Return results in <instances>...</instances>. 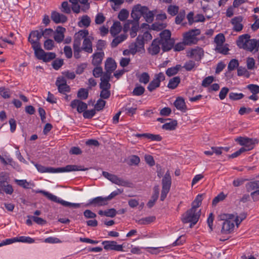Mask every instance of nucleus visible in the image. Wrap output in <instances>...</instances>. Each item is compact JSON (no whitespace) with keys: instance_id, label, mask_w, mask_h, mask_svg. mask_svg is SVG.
I'll use <instances>...</instances> for the list:
<instances>
[{"instance_id":"obj_56","label":"nucleus","mask_w":259,"mask_h":259,"mask_svg":"<svg viewBox=\"0 0 259 259\" xmlns=\"http://www.w3.org/2000/svg\"><path fill=\"white\" fill-rule=\"evenodd\" d=\"M145 91V88L141 85H138L135 87L133 91V94L135 96H141Z\"/></svg>"},{"instance_id":"obj_10","label":"nucleus","mask_w":259,"mask_h":259,"mask_svg":"<svg viewBox=\"0 0 259 259\" xmlns=\"http://www.w3.org/2000/svg\"><path fill=\"white\" fill-rule=\"evenodd\" d=\"M240 145L243 147L241 148L244 149V152L249 151L252 149L254 146V141L252 139H249L246 137H239L235 139Z\"/></svg>"},{"instance_id":"obj_14","label":"nucleus","mask_w":259,"mask_h":259,"mask_svg":"<svg viewBox=\"0 0 259 259\" xmlns=\"http://www.w3.org/2000/svg\"><path fill=\"white\" fill-rule=\"evenodd\" d=\"M243 17L241 16L235 17L232 19L231 23L233 26V30L234 31L239 32L241 31L243 28V25L242 23Z\"/></svg>"},{"instance_id":"obj_26","label":"nucleus","mask_w":259,"mask_h":259,"mask_svg":"<svg viewBox=\"0 0 259 259\" xmlns=\"http://www.w3.org/2000/svg\"><path fill=\"white\" fill-rule=\"evenodd\" d=\"M106 71L112 73L116 68V64L115 61L111 58H108L105 64Z\"/></svg>"},{"instance_id":"obj_5","label":"nucleus","mask_w":259,"mask_h":259,"mask_svg":"<svg viewBox=\"0 0 259 259\" xmlns=\"http://www.w3.org/2000/svg\"><path fill=\"white\" fill-rule=\"evenodd\" d=\"M171 184V178L169 170H167L162 180V189L160 200L163 201L169 191Z\"/></svg>"},{"instance_id":"obj_31","label":"nucleus","mask_w":259,"mask_h":259,"mask_svg":"<svg viewBox=\"0 0 259 259\" xmlns=\"http://www.w3.org/2000/svg\"><path fill=\"white\" fill-rule=\"evenodd\" d=\"M37 192L42 194L45 196H46L47 198H48L49 200L51 201H53L54 202H58L63 205H65V201L61 200L60 201L57 196L53 195L52 194L48 192L45 191L43 190H39L37 191Z\"/></svg>"},{"instance_id":"obj_16","label":"nucleus","mask_w":259,"mask_h":259,"mask_svg":"<svg viewBox=\"0 0 259 259\" xmlns=\"http://www.w3.org/2000/svg\"><path fill=\"white\" fill-rule=\"evenodd\" d=\"M203 50L202 49L197 47L192 49L188 52L187 56L190 58H194L196 60H199L203 56Z\"/></svg>"},{"instance_id":"obj_48","label":"nucleus","mask_w":259,"mask_h":259,"mask_svg":"<svg viewBox=\"0 0 259 259\" xmlns=\"http://www.w3.org/2000/svg\"><path fill=\"white\" fill-rule=\"evenodd\" d=\"M239 65V62L237 59H232L228 64V69L231 71L234 70L235 68H238Z\"/></svg>"},{"instance_id":"obj_41","label":"nucleus","mask_w":259,"mask_h":259,"mask_svg":"<svg viewBox=\"0 0 259 259\" xmlns=\"http://www.w3.org/2000/svg\"><path fill=\"white\" fill-rule=\"evenodd\" d=\"M87 169V168H83L81 166L76 165H68L66 166V172L79 170L85 171Z\"/></svg>"},{"instance_id":"obj_59","label":"nucleus","mask_w":259,"mask_h":259,"mask_svg":"<svg viewBox=\"0 0 259 259\" xmlns=\"http://www.w3.org/2000/svg\"><path fill=\"white\" fill-rule=\"evenodd\" d=\"M229 98L232 100H237L242 99L244 97L242 93H236L231 92L229 94Z\"/></svg>"},{"instance_id":"obj_39","label":"nucleus","mask_w":259,"mask_h":259,"mask_svg":"<svg viewBox=\"0 0 259 259\" xmlns=\"http://www.w3.org/2000/svg\"><path fill=\"white\" fill-rule=\"evenodd\" d=\"M74 57L76 59L80 58V52L82 50L80 48V42H76V44L73 43V45Z\"/></svg>"},{"instance_id":"obj_20","label":"nucleus","mask_w":259,"mask_h":259,"mask_svg":"<svg viewBox=\"0 0 259 259\" xmlns=\"http://www.w3.org/2000/svg\"><path fill=\"white\" fill-rule=\"evenodd\" d=\"M71 107L76 109L79 113L84 112L87 108V104L80 100H74L71 103Z\"/></svg>"},{"instance_id":"obj_7","label":"nucleus","mask_w":259,"mask_h":259,"mask_svg":"<svg viewBox=\"0 0 259 259\" xmlns=\"http://www.w3.org/2000/svg\"><path fill=\"white\" fill-rule=\"evenodd\" d=\"M225 38L223 34L219 33L214 37V41L216 44L215 50L220 53L226 54L229 51L227 47L224 46Z\"/></svg>"},{"instance_id":"obj_34","label":"nucleus","mask_w":259,"mask_h":259,"mask_svg":"<svg viewBox=\"0 0 259 259\" xmlns=\"http://www.w3.org/2000/svg\"><path fill=\"white\" fill-rule=\"evenodd\" d=\"M155 217L154 216H149L146 218H143L136 221V223L139 225H148L154 222Z\"/></svg>"},{"instance_id":"obj_11","label":"nucleus","mask_w":259,"mask_h":259,"mask_svg":"<svg viewBox=\"0 0 259 259\" xmlns=\"http://www.w3.org/2000/svg\"><path fill=\"white\" fill-rule=\"evenodd\" d=\"M165 79L163 73L160 72L155 75L153 80L149 84L147 89L150 92H152L160 86V82Z\"/></svg>"},{"instance_id":"obj_29","label":"nucleus","mask_w":259,"mask_h":259,"mask_svg":"<svg viewBox=\"0 0 259 259\" xmlns=\"http://www.w3.org/2000/svg\"><path fill=\"white\" fill-rule=\"evenodd\" d=\"M121 30L122 26L120 22L116 21L114 22L113 24L111 27L110 31L113 36H115L121 32Z\"/></svg>"},{"instance_id":"obj_45","label":"nucleus","mask_w":259,"mask_h":259,"mask_svg":"<svg viewBox=\"0 0 259 259\" xmlns=\"http://www.w3.org/2000/svg\"><path fill=\"white\" fill-rule=\"evenodd\" d=\"M174 105L176 108L180 110L184 109L185 107L184 100L182 98H177L174 103Z\"/></svg>"},{"instance_id":"obj_30","label":"nucleus","mask_w":259,"mask_h":259,"mask_svg":"<svg viewBox=\"0 0 259 259\" xmlns=\"http://www.w3.org/2000/svg\"><path fill=\"white\" fill-rule=\"evenodd\" d=\"M37 192L42 194L45 196H46L47 198H48L49 200L51 201H53L54 202H58L63 205H65V201L61 200L60 201L57 196L53 195L52 194L48 192L45 191L43 190H39L37 191Z\"/></svg>"},{"instance_id":"obj_51","label":"nucleus","mask_w":259,"mask_h":259,"mask_svg":"<svg viewBox=\"0 0 259 259\" xmlns=\"http://www.w3.org/2000/svg\"><path fill=\"white\" fill-rule=\"evenodd\" d=\"M128 11L126 9H123L119 12L118 18L121 21H124L128 18Z\"/></svg>"},{"instance_id":"obj_57","label":"nucleus","mask_w":259,"mask_h":259,"mask_svg":"<svg viewBox=\"0 0 259 259\" xmlns=\"http://www.w3.org/2000/svg\"><path fill=\"white\" fill-rule=\"evenodd\" d=\"M88 91L85 89H80L78 92V97L81 99H86L88 97Z\"/></svg>"},{"instance_id":"obj_54","label":"nucleus","mask_w":259,"mask_h":259,"mask_svg":"<svg viewBox=\"0 0 259 259\" xmlns=\"http://www.w3.org/2000/svg\"><path fill=\"white\" fill-rule=\"evenodd\" d=\"M105 17L102 13H99L96 15L95 19V22L96 24H101L105 21Z\"/></svg>"},{"instance_id":"obj_3","label":"nucleus","mask_w":259,"mask_h":259,"mask_svg":"<svg viewBox=\"0 0 259 259\" xmlns=\"http://www.w3.org/2000/svg\"><path fill=\"white\" fill-rule=\"evenodd\" d=\"M220 220L224 221L221 230L222 234H230L233 231L235 227V217L233 214L223 213L219 215Z\"/></svg>"},{"instance_id":"obj_4","label":"nucleus","mask_w":259,"mask_h":259,"mask_svg":"<svg viewBox=\"0 0 259 259\" xmlns=\"http://www.w3.org/2000/svg\"><path fill=\"white\" fill-rule=\"evenodd\" d=\"M170 31L167 29L160 33V39L159 40L161 44V48L164 52L169 51L174 46V41L170 38Z\"/></svg>"},{"instance_id":"obj_15","label":"nucleus","mask_w":259,"mask_h":259,"mask_svg":"<svg viewBox=\"0 0 259 259\" xmlns=\"http://www.w3.org/2000/svg\"><path fill=\"white\" fill-rule=\"evenodd\" d=\"M41 37L42 35L41 32H39L37 30L33 31L29 34L28 41L30 42L32 47L40 44L39 40Z\"/></svg>"},{"instance_id":"obj_52","label":"nucleus","mask_w":259,"mask_h":259,"mask_svg":"<svg viewBox=\"0 0 259 259\" xmlns=\"http://www.w3.org/2000/svg\"><path fill=\"white\" fill-rule=\"evenodd\" d=\"M179 8L176 5H170L168 7L167 12L171 16H175L178 13Z\"/></svg>"},{"instance_id":"obj_49","label":"nucleus","mask_w":259,"mask_h":259,"mask_svg":"<svg viewBox=\"0 0 259 259\" xmlns=\"http://www.w3.org/2000/svg\"><path fill=\"white\" fill-rule=\"evenodd\" d=\"M13 239L14 242L19 241L22 242H27L29 243H32L34 242V239L29 237L21 236L19 238H14Z\"/></svg>"},{"instance_id":"obj_27","label":"nucleus","mask_w":259,"mask_h":259,"mask_svg":"<svg viewBox=\"0 0 259 259\" xmlns=\"http://www.w3.org/2000/svg\"><path fill=\"white\" fill-rule=\"evenodd\" d=\"M104 56V53L103 52L94 53L92 56V64L94 66H99L101 63Z\"/></svg>"},{"instance_id":"obj_38","label":"nucleus","mask_w":259,"mask_h":259,"mask_svg":"<svg viewBox=\"0 0 259 259\" xmlns=\"http://www.w3.org/2000/svg\"><path fill=\"white\" fill-rule=\"evenodd\" d=\"M180 82V78L178 76L174 77L169 80L167 87L171 89H174L177 87Z\"/></svg>"},{"instance_id":"obj_19","label":"nucleus","mask_w":259,"mask_h":259,"mask_svg":"<svg viewBox=\"0 0 259 259\" xmlns=\"http://www.w3.org/2000/svg\"><path fill=\"white\" fill-rule=\"evenodd\" d=\"M35 166L38 171L40 172H57L65 171V168L54 169L51 167H46L41 165L36 164Z\"/></svg>"},{"instance_id":"obj_2","label":"nucleus","mask_w":259,"mask_h":259,"mask_svg":"<svg viewBox=\"0 0 259 259\" xmlns=\"http://www.w3.org/2000/svg\"><path fill=\"white\" fill-rule=\"evenodd\" d=\"M250 36L248 34L240 35L237 41V46L240 48L250 52H257L259 48V41L254 39H250Z\"/></svg>"},{"instance_id":"obj_32","label":"nucleus","mask_w":259,"mask_h":259,"mask_svg":"<svg viewBox=\"0 0 259 259\" xmlns=\"http://www.w3.org/2000/svg\"><path fill=\"white\" fill-rule=\"evenodd\" d=\"M35 56L40 60H42L45 52L41 48L40 44L32 46Z\"/></svg>"},{"instance_id":"obj_25","label":"nucleus","mask_w":259,"mask_h":259,"mask_svg":"<svg viewBox=\"0 0 259 259\" xmlns=\"http://www.w3.org/2000/svg\"><path fill=\"white\" fill-rule=\"evenodd\" d=\"M56 85L57 87L59 93L65 94V76L62 75L57 77L56 81Z\"/></svg>"},{"instance_id":"obj_1","label":"nucleus","mask_w":259,"mask_h":259,"mask_svg":"<svg viewBox=\"0 0 259 259\" xmlns=\"http://www.w3.org/2000/svg\"><path fill=\"white\" fill-rule=\"evenodd\" d=\"M202 195H198L192 202V207L182 215V221L184 223H190V227L198 221L201 214L199 207L201 204Z\"/></svg>"},{"instance_id":"obj_17","label":"nucleus","mask_w":259,"mask_h":259,"mask_svg":"<svg viewBox=\"0 0 259 259\" xmlns=\"http://www.w3.org/2000/svg\"><path fill=\"white\" fill-rule=\"evenodd\" d=\"M160 46H161V44L159 39H154L148 49L149 53L152 55L157 54L160 50Z\"/></svg>"},{"instance_id":"obj_22","label":"nucleus","mask_w":259,"mask_h":259,"mask_svg":"<svg viewBox=\"0 0 259 259\" xmlns=\"http://www.w3.org/2000/svg\"><path fill=\"white\" fill-rule=\"evenodd\" d=\"M107 200L106 197H97L93 199L90 200L89 203L87 204V206L90 204H94V206H103L107 204Z\"/></svg>"},{"instance_id":"obj_6","label":"nucleus","mask_w":259,"mask_h":259,"mask_svg":"<svg viewBox=\"0 0 259 259\" xmlns=\"http://www.w3.org/2000/svg\"><path fill=\"white\" fill-rule=\"evenodd\" d=\"M200 32L199 29L191 30L183 34L184 43L187 46H190L195 44L198 41L196 37L200 34Z\"/></svg>"},{"instance_id":"obj_40","label":"nucleus","mask_w":259,"mask_h":259,"mask_svg":"<svg viewBox=\"0 0 259 259\" xmlns=\"http://www.w3.org/2000/svg\"><path fill=\"white\" fill-rule=\"evenodd\" d=\"M0 184L2 189L5 191L7 194H11L13 192V189L12 187L8 184L5 181H0Z\"/></svg>"},{"instance_id":"obj_53","label":"nucleus","mask_w":259,"mask_h":259,"mask_svg":"<svg viewBox=\"0 0 259 259\" xmlns=\"http://www.w3.org/2000/svg\"><path fill=\"white\" fill-rule=\"evenodd\" d=\"M233 214V216L235 217V219H233L235 221V224L237 227H238L239 225L241 223V222L245 219L246 214L245 213L240 214L239 216L236 214Z\"/></svg>"},{"instance_id":"obj_36","label":"nucleus","mask_w":259,"mask_h":259,"mask_svg":"<svg viewBox=\"0 0 259 259\" xmlns=\"http://www.w3.org/2000/svg\"><path fill=\"white\" fill-rule=\"evenodd\" d=\"M155 13V11H149L147 7L146 12L144 13L143 16L144 17L147 22L151 23L153 20L154 16Z\"/></svg>"},{"instance_id":"obj_24","label":"nucleus","mask_w":259,"mask_h":259,"mask_svg":"<svg viewBox=\"0 0 259 259\" xmlns=\"http://www.w3.org/2000/svg\"><path fill=\"white\" fill-rule=\"evenodd\" d=\"M51 19L56 24L64 23L65 22V16L56 11H53L51 15Z\"/></svg>"},{"instance_id":"obj_37","label":"nucleus","mask_w":259,"mask_h":259,"mask_svg":"<svg viewBox=\"0 0 259 259\" xmlns=\"http://www.w3.org/2000/svg\"><path fill=\"white\" fill-rule=\"evenodd\" d=\"M158 187L155 188L154 193L152 195L151 199L149 201V202L147 203V206L148 207L151 208L154 205L155 202H156L158 197Z\"/></svg>"},{"instance_id":"obj_60","label":"nucleus","mask_w":259,"mask_h":259,"mask_svg":"<svg viewBox=\"0 0 259 259\" xmlns=\"http://www.w3.org/2000/svg\"><path fill=\"white\" fill-rule=\"evenodd\" d=\"M89 0H78L79 3L83 5L81 6V11L82 12H87L90 8V3L88 2Z\"/></svg>"},{"instance_id":"obj_62","label":"nucleus","mask_w":259,"mask_h":259,"mask_svg":"<svg viewBox=\"0 0 259 259\" xmlns=\"http://www.w3.org/2000/svg\"><path fill=\"white\" fill-rule=\"evenodd\" d=\"M106 104V102L102 99H99L95 106V110L100 111L103 109Z\"/></svg>"},{"instance_id":"obj_44","label":"nucleus","mask_w":259,"mask_h":259,"mask_svg":"<svg viewBox=\"0 0 259 259\" xmlns=\"http://www.w3.org/2000/svg\"><path fill=\"white\" fill-rule=\"evenodd\" d=\"M259 188V181L256 180L247 183L246 188L248 191H254Z\"/></svg>"},{"instance_id":"obj_46","label":"nucleus","mask_w":259,"mask_h":259,"mask_svg":"<svg viewBox=\"0 0 259 259\" xmlns=\"http://www.w3.org/2000/svg\"><path fill=\"white\" fill-rule=\"evenodd\" d=\"M138 78L140 82L146 84L149 81L150 76L148 73L144 72L139 75Z\"/></svg>"},{"instance_id":"obj_21","label":"nucleus","mask_w":259,"mask_h":259,"mask_svg":"<svg viewBox=\"0 0 259 259\" xmlns=\"http://www.w3.org/2000/svg\"><path fill=\"white\" fill-rule=\"evenodd\" d=\"M89 32L87 29H82L78 31L77 32L75 33L74 35V40L73 41L74 44H76V42H80L81 39H84L85 38H89L90 36H89Z\"/></svg>"},{"instance_id":"obj_33","label":"nucleus","mask_w":259,"mask_h":259,"mask_svg":"<svg viewBox=\"0 0 259 259\" xmlns=\"http://www.w3.org/2000/svg\"><path fill=\"white\" fill-rule=\"evenodd\" d=\"M127 38V35L125 34H121L120 35L115 37L111 43V47L115 48Z\"/></svg>"},{"instance_id":"obj_47","label":"nucleus","mask_w":259,"mask_h":259,"mask_svg":"<svg viewBox=\"0 0 259 259\" xmlns=\"http://www.w3.org/2000/svg\"><path fill=\"white\" fill-rule=\"evenodd\" d=\"M246 66L248 70H254L255 68V61L252 57H248L246 58Z\"/></svg>"},{"instance_id":"obj_9","label":"nucleus","mask_w":259,"mask_h":259,"mask_svg":"<svg viewBox=\"0 0 259 259\" xmlns=\"http://www.w3.org/2000/svg\"><path fill=\"white\" fill-rule=\"evenodd\" d=\"M128 48L130 49L131 54L133 55H135L137 53L145 51L144 44L140 37H137L136 41L131 43Z\"/></svg>"},{"instance_id":"obj_12","label":"nucleus","mask_w":259,"mask_h":259,"mask_svg":"<svg viewBox=\"0 0 259 259\" xmlns=\"http://www.w3.org/2000/svg\"><path fill=\"white\" fill-rule=\"evenodd\" d=\"M147 10V7L142 6L141 5H137L135 6L132 10L131 13L132 17L136 21H138L141 16H143L144 13H145Z\"/></svg>"},{"instance_id":"obj_28","label":"nucleus","mask_w":259,"mask_h":259,"mask_svg":"<svg viewBox=\"0 0 259 259\" xmlns=\"http://www.w3.org/2000/svg\"><path fill=\"white\" fill-rule=\"evenodd\" d=\"M64 30L65 29L61 26H58L57 27L54 36L55 40L57 42H60L63 40Z\"/></svg>"},{"instance_id":"obj_35","label":"nucleus","mask_w":259,"mask_h":259,"mask_svg":"<svg viewBox=\"0 0 259 259\" xmlns=\"http://www.w3.org/2000/svg\"><path fill=\"white\" fill-rule=\"evenodd\" d=\"M177 124L178 123L177 120H170L169 119V122H166L162 125V128L165 130L172 131L174 130L176 128Z\"/></svg>"},{"instance_id":"obj_58","label":"nucleus","mask_w":259,"mask_h":259,"mask_svg":"<svg viewBox=\"0 0 259 259\" xmlns=\"http://www.w3.org/2000/svg\"><path fill=\"white\" fill-rule=\"evenodd\" d=\"M44 48L47 50H51L54 47V42L52 39H47L44 42Z\"/></svg>"},{"instance_id":"obj_13","label":"nucleus","mask_w":259,"mask_h":259,"mask_svg":"<svg viewBox=\"0 0 259 259\" xmlns=\"http://www.w3.org/2000/svg\"><path fill=\"white\" fill-rule=\"evenodd\" d=\"M104 248L106 250H113L118 251H123L122 245L117 244L114 241H104L102 242Z\"/></svg>"},{"instance_id":"obj_61","label":"nucleus","mask_w":259,"mask_h":259,"mask_svg":"<svg viewBox=\"0 0 259 259\" xmlns=\"http://www.w3.org/2000/svg\"><path fill=\"white\" fill-rule=\"evenodd\" d=\"M96 113L95 109L85 110L83 113V116L85 118H91Z\"/></svg>"},{"instance_id":"obj_63","label":"nucleus","mask_w":259,"mask_h":259,"mask_svg":"<svg viewBox=\"0 0 259 259\" xmlns=\"http://www.w3.org/2000/svg\"><path fill=\"white\" fill-rule=\"evenodd\" d=\"M56 57V55L55 53L52 52H48L45 53V55L44 57V59L42 60L45 62H48L50 60L54 59Z\"/></svg>"},{"instance_id":"obj_50","label":"nucleus","mask_w":259,"mask_h":259,"mask_svg":"<svg viewBox=\"0 0 259 259\" xmlns=\"http://www.w3.org/2000/svg\"><path fill=\"white\" fill-rule=\"evenodd\" d=\"M166 24L163 22H156L152 24V29L154 30L159 31L165 28Z\"/></svg>"},{"instance_id":"obj_43","label":"nucleus","mask_w":259,"mask_h":259,"mask_svg":"<svg viewBox=\"0 0 259 259\" xmlns=\"http://www.w3.org/2000/svg\"><path fill=\"white\" fill-rule=\"evenodd\" d=\"M237 75L239 76H244L246 78H249L250 76V73L245 67L239 66L237 68Z\"/></svg>"},{"instance_id":"obj_23","label":"nucleus","mask_w":259,"mask_h":259,"mask_svg":"<svg viewBox=\"0 0 259 259\" xmlns=\"http://www.w3.org/2000/svg\"><path fill=\"white\" fill-rule=\"evenodd\" d=\"M91 23V19L89 16L84 15L78 18L77 25L79 27H88Z\"/></svg>"},{"instance_id":"obj_18","label":"nucleus","mask_w":259,"mask_h":259,"mask_svg":"<svg viewBox=\"0 0 259 259\" xmlns=\"http://www.w3.org/2000/svg\"><path fill=\"white\" fill-rule=\"evenodd\" d=\"M92 39L93 38L90 37L83 40L82 47H80L82 51L90 54L93 52Z\"/></svg>"},{"instance_id":"obj_8","label":"nucleus","mask_w":259,"mask_h":259,"mask_svg":"<svg viewBox=\"0 0 259 259\" xmlns=\"http://www.w3.org/2000/svg\"><path fill=\"white\" fill-rule=\"evenodd\" d=\"M102 174L103 176L105 178L111 181L112 183H114L118 186L124 187L128 186L129 183L128 182L124 181L122 179L117 177L116 175L110 174L106 171H103Z\"/></svg>"},{"instance_id":"obj_55","label":"nucleus","mask_w":259,"mask_h":259,"mask_svg":"<svg viewBox=\"0 0 259 259\" xmlns=\"http://www.w3.org/2000/svg\"><path fill=\"white\" fill-rule=\"evenodd\" d=\"M214 80V77L212 76H209L205 78L202 82V86L203 87H208Z\"/></svg>"},{"instance_id":"obj_42","label":"nucleus","mask_w":259,"mask_h":259,"mask_svg":"<svg viewBox=\"0 0 259 259\" xmlns=\"http://www.w3.org/2000/svg\"><path fill=\"white\" fill-rule=\"evenodd\" d=\"M181 66L177 65L175 67L169 68L166 71V74L168 76H171L176 74L180 69Z\"/></svg>"},{"instance_id":"obj_64","label":"nucleus","mask_w":259,"mask_h":259,"mask_svg":"<svg viewBox=\"0 0 259 259\" xmlns=\"http://www.w3.org/2000/svg\"><path fill=\"white\" fill-rule=\"evenodd\" d=\"M247 89L250 91L252 94L259 93V85L254 84H250L247 85Z\"/></svg>"}]
</instances>
